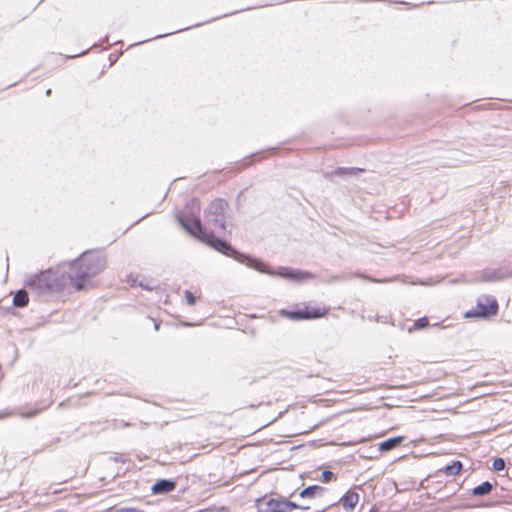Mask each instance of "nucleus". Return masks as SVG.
I'll return each mask as SVG.
<instances>
[{"label": "nucleus", "instance_id": "1", "mask_svg": "<svg viewBox=\"0 0 512 512\" xmlns=\"http://www.w3.org/2000/svg\"><path fill=\"white\" fill-rule=\"evenodd\" d=\"M330 308L316 301H304L293 305L292 309H280L278 315L292 321L315 320L325 318Z\"/></svg>", "mask_w": 512, "mask_h": 512}, {"label": "nucleus", "instance_id": "2", "mask_svg": "<svg viewBox=\"0 0 512 512\" xmlns=\"http://www.w3.org/2000/svg\"><path fill=\"white\" fill-rule=\"evenodd\" d=\"M27 286L39 294L58 293L65 287V278L59 272L49 269L33 275L28 280Z\"/></svg>", "mask_w": 512, "mask_h": 512}, {"label": "nucleus", "instance_id": "3", "mask_svg": "<svg viewBox=\"0 0 512 512\" xmlns=\"http://www.w3.org/2000/svg\"><path fill=\"white\" fill-rule=\"evenodd\" d=\"M101 267L88 257H82L73 263L69 271V279L76 291L86 288L92 276L100 271Z\"/></svg>", "mask_w": 512, "mask_h": 512}, {"label": "nucleus", "instance_id": "4", "mask_svg": "<svg viewBox=\"0 0 512 512\" xmlns=\"http://www.w3.org/2000/svg\"><path fill=\"white\" fill-rule=\"evenodd\" d=\"M499 305L496 298L488 295L480 296L475 307L464 313V318H490L498 313Z\"/></svg>", "mask_w": 512, "mask_h": 512}, {"label": "nucleus", "instance_id": "5", "mask_svg": "<svg viewBox=\"0 0 512 512\" xmlns=\"http://www.w3.org/2000/svg\"><path fill=\"white\" fill-rule=\"evenodd\" d=\"M228 209L229 204L226 200L221 198L214 199L205 210V217L215 227L225 230Z\"/></svg>", "mask_w": 512, "mask_h": 512}, {"label": "nucleus", "instance_id": "6", "mask_svg": "<svg viewBox=\"0 0 512 512\" xmlns=\"http://www.w3.org/2000/svg\"><path fill=\"white\" fill-rule=\"evenodd\" d=\"M296 420V434H304L315 429L319 421L313 417L314 411L307 407H294L290 411Z\"/></svg>", "mask_w": 512, "mask_h": 512}, {"label": "nucleus", "instance_id": "7", "mask_svg": "<svg viewBox=\"0 0 512 512\" xmlns=\"http://www.w3.org/2000/svg\"><path fill=\"white\" fill-rule=\"evenodd\" d=\"M261 503L266 505L264 512H291L296 509L306 510L309 507H301L296 503L284 498H268L267 496L256 499V506L259 507Z\"/></svg>", "mask_w": 512, "mask_h": 512}, {"label": "nucleus", "instance_id": "8", "mask_svg": "<svg viewBox=\"0 0 512 512\" xmlns=\"http://www.w3.org/2000/svg\"><path fill=\"white\" fill-rule=\"evenodd\" d=\"M179 222L183 226V228L191 234L193 237L197 238L200 241H203L206 235L208 234L202 228V224L199 218H184L179 217Z\"/></svg>", "mask_w": 512, "mask_h": 512}, {"label": "nucleus", "instance_id": "9", "mask_svg": "<svg viewBox=\"0 0 512 512\" xmlns=\"http://www.w3.org/2000/svg\"><path fill=\"white\" fill-rule=\"evenodd\" d=\"M202 242L208 244L215 250L225 255H231L232 253H234V250L226 241H223L215 237V235L212 233H208Z\"/></svg>", "mask_w": 512, "mask_h": 512}, {"label": "nucleus", "instance_id": "10", "mask_svg": "<svg viewBox=\"0 0 512 512\" xmlns=\"http://www.w3.org/2000/svg\"><path fill=\"white\" fill-rule=\"evenodd\" d=\"M276 274L282 278L297 282L305 281L312 278V274L309 272L293 270L290 268H281Z\"/></svg>", "mask_w": 512, "mask_h": 512}, {"label": "nucleus", "instance_id": "11", "mask_svg": "<svg viewBox=\"0 0 512 512\" xmlns=\"http://www.w3.org/2000/svg\"><path fill=\"white\" fill-rule=\"evenodd\" d=\"M359 499V494L356 491L349 489L343 494L339 501L345 510L351 511L357 506Z\"/></svg>", "mask_w": 512, "mask_h": 512}, {"label": "nucleus", "instance_id": "12", "mask_svg": "<svg viewBox=\"0 0 512 512\" xmlns=\"http://www.w3.org/2000/svg\"><path fill=\"white\" fill-rule=\"evenodd\" d=\"M176 487L174 481L171 480H160L152 486V492L154 494H164L172 492Z\"/></svg>", "mask_w": 512, "mask_h": 512}, {"label": "nucleus", "instance_id": "13", "mask_svg": "<svg viewBox=\"0 0 512 512\" xmlns=\"http://www.w3.org/2000/svg\"><path fill=\"white\" fill-rule=\"evenodd\" d=\"M404 440L403 436H397L394 438L387 439L380 443L379 449L381 451H389L399 446Z\"/></svg>", "mask_w": 512, "mask_h": 512}, {"label": "nucleus", "instance_id": "14", "mask_svg": "<svg viewBox=\"0 0 512 512\" xmlns=\"http://www.w3.org/2000/svg\"><path fill=\"white\" fill-rule=\"evenodd\" d=\"M29 302L28 293L21 289L16 292L13 298V304L16 307H25Z\"/></svg>", "mask_w": 512, "mask_h": 512}, {"label": "nucleus", "instance_id": "15", "mask_svg": "<svg viewBox=\"0 0 512 512\" xmlns=\"http://www.w3.org/2000/svg\"><path fill=\"white\" fill-rule=\"evenodd\" d=\"M463 465L460 461H453L452 464L447 465L443 472L447 476H456L462 471Z\"/></svg>", "mask_w": 512, "mask_h": 512}, {"label": "nucleus", "instance_id": "16", "mask_svg": "<svg viewBox=\"0 0 512 512\" xmlns=\"http://www.w3.org/2000/svg\"><path fill=\"white\" fill-rule=\"evenodd\" d=\"M321 491H323V488L321 486L312 485V486H308L307 488L303 489L299 493V496L301 498H314L316 496V494Z\"/></svg>", "mask_w": 512, "mask_h": 512}, {"label": "nucleus", "instance_id": "17", "mask_svg": "<svg viewBox=\"0 0 512 512\" xmlns=\"http://www.w3.org/2000/svg\"><path fill=\"white\" fill-rule=\"evenodd\" d=\"M492 490V485L490 482L485 481L482 482L480 485L473 488L472 493L473 495L479 496V495H486L489 494Z\"/></svg>", "mask_w": 512, "mask_h": 512}, {"label": "nucleus", "instance_id": "18", "mask_svg": "<svg viewBox=\"0 0 512 512\" xmlns=\"http://www.w3.org/2000/svg\"><path fill=\"white\" fill-rule=\"evenodd\" d=\"M428 325H429V319L426 316L421 317L414 321L413 325L410 328H408V332L412 333L417 330H422V329L428 327Z\"/></svg>", "mask_w": 512, "mask_h": 512}, {"label": "nucleus", "instance_id": "19", "mask_svg": "<svg viewBox=\"0 0 512 512\" xmlns=\"http://www.w3.org/2000/svg\"><path fill=\"white\" fill-rule=\"evenodd\" d=\"M201 297V293L200 292H192L190 290H185L184 291V298H185V301L186 303L189 305V306H194L196 303H197V300Z\"/></svg>", "mask_w": 512, "mask_h": 512}, {"label": "nucleus", "instance_id": "20", "mask_svg": "<svg viewBox=\"0 0 512 512\" xmlns=\"http://www.w3.org/2000/svg\"><path fill=\"white\" fill-rule=\"evenodd\" d=\"M364 169L362 168H345V167H339L337 168L334 173L338 176H344V175H355L359 172H363Z\"/></svg>", "mask_w": 512, "mask_h": 512}, {"label": "nucleus", "instance_id": "21", "mask_svg": "<svg viewBox=\"0 0 512 512\" xmlns=\"http://www.w3.org/2000/svg\"><path fill=\"white\" fill-rule=\"evenodd\" d=\"M42 411H43L42 408H32V409H29V410L20 411L19 415L24 417V418H32V417L37 416Z\"/></svg>", "mask_w": 512, "mask_h": 512}, {"label": "nucleus", "instance_id": "22", "mask_svg": "<svg viewBox=\"0 0 512 512\" xmlns=\"http://www.w3.org/2000/svg\"><path fill=\"white\" fill-rule=\"evenodd\" d=\"M321 480H322L323 483H329L331 481L336 480V476L334 475L333 472H331L329 470H325V471L322 472Z\"/></svg>", "mask_w": 512, "mask_h": 512}, {"label": "nucleus", "instance_id": "23", "mask_svg": "<svg viewBox=\"0 0 512 512\" xmlns=\"http://www.w3.org/2000/svg\"><path fill=\"white\" fill-rule=\"evenodd\" d=\"M505 468V462L502 458H496L493 461V469L496 471H501Z\"/></svg>", "mask_w": 512, "mask_h": 512}, {"label": "nucleus", "instance_id": "24", "mask_svg": "<svg viewBox=\"0 0 512 512\" xmlns=\"http://www.w3.org/2000/svg\"><path fill=\"white\" fill-rule=\"evenodd\" d=\"M214 512H229V509L227 507H219Z\"/></svg>", "mask_w": 512, "mask_h": 512}, {"label": "nucleus", "instance_id": "25", "mask_svg": "<svg viewBox=\"0 0 512 512\" xmlns=\"http://www.w3.org/2000/svg\"><path fill=\"white\" fill-rule=\"evenodd\" d=\"M369 512H378V509L374 506V507H372V508L370 509V511H369Z\"/></svg>", "mask_w": 512, "mask_h": 512}, {"label": "nucleus", "instance_id": "26", "mask_svg": "<svg viewBox=\"0 0 512 512\" xmlns=\"http://www.w3.org/2000/svg\"><path fill=\"white\" fill-rule=\"evenodd\" d=\"M48 96L51 94V90H47V93H46Z\"/></svg>", "mask_w": 512, "mask_h": 512}, {"label": "nucleus", "instance_id": "27", "mask_svg": "<svg viewBox=\"0 0 512 512\" xmlns=\"http://www.w3.org/2000/svg\"><path fill=\"white\" fill-rule=\"evenodd\" d=\"M257 268L260 270V272L264 271L260 266H257Z\"/></svg>", "mask_w": 512, "mask_h": 512}]
</instances>
